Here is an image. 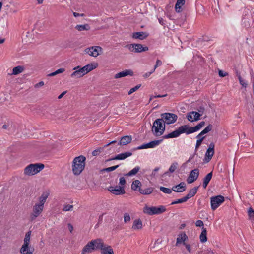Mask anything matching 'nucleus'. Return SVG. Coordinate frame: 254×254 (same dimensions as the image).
<instances>
[{"label": "nucleus", "mask_w": 254, "mask_h": 254, "mask_svg": "<svg viewBox=\"0 0 254 254\" xmlns=\"http://www.w3.org/2000/svg\"><path fill=\"white\" fill-rule=\"evenodd\" d=\"M205 124V122L202 121L196 126L192 127H190L188 125L181 126L177 129L179 136L182 133H186L188 135L196 132L200 130Z\"/></svg>", "instance_id": "2"}, {"label": "nucleus", "mask_w": 254, "mask_h": 254, "mask_svg": "<svg viewBox=\"0 0 254 254\" xmlns=\"http://www.w3.org/2000/svg\"><path fill=\"white\" fill-rule=\"evenodd\" d=\"M162 141L163 139H159L151 141L148 143H144L142 145L139 146L136 148H132L131 149V151H134L136 150L154 148L155 146L158 145Z\"/></svg>", "instance_id": "9"}, {"label": "nucleus", "mask_w": 254, "mask_h": 254, "mask_svg": "<svg viewBox=\"0 0 254 254\" xmlns=\"http://www.w3.org/2000/svg\"><path fill=\"white\" fill-rule=\"evenodd\" d=\"M207 232L206 228L203 227L202 228L201 233L199 236L200 241L201 243H203L207 241Z\"/></svg>", "instance_id": "28"}, {"label": "nucleus", "mask_w": 254, "mask_h": 254, "mask_svg": "<svg viewBox=\"0 0 254 254\" xmlns=\"http://www.w3.org/2000/svg\"><path fill=\"white\" fill-rule=\"evenodd\" d=\"M101 254H114L113 249L111 246H106L103 247L101 251Z\"/></svg>", "instance_id": "26"}, {"label": "nucleus", "mask_w": 254, "mask_h": 254, "mask_svg": "<svg viewBox=\"0 0 254 254\" xmlns=\"http://www.w3.org/2000/svg\"><path fill=\"white\" fill-rule=\"evenodd\" d=\"M188 237L186 234L185 232H182L179 235V237L177 238L176 245L177 244H180L183 242V244L185 241L188 240Z\"/></svg>", "instance_id": "30"}, {"label": "nucleus", "mask_w": 254, "mask_h": 254, "mask_svg": "<svg viewBox=\"0 0 254 254\" xmlns=\"http://www.w3.org/2000/svg\"><path fill=\"white\" fill-rule=\"evenodd\" d=\"M73 70H75L71 74V77H75L76 78H80L83 76L85 74H83V71L81 70V68L79 66H76L73 68Z\"/></svg>", "instance_id": "19"}, {"label": "nucleus", "mask_w": 254, "mask_h": 254, "mask_svg": "<svg viewBox=\"0 0 254 254\" xmlns=\"http://www.w3.org/2000/svg\"><path fill=\"white\" fill-rule=\"evenodd\" d=\"M124 218L125 223H127L130 220V217L128 213H126L124 214Z\"/></svg>", "instance_id": "50"}, {"label": "nucleus", "mask_w": 254, "mask_h": 254, "mask_svg": "<svg viewBox=\"0 0 254 254\" xmlns=\"http://www.w3.org/2000/svg\"><path fill=\"white\" fill-rule=\"evenodd\" d=\"M90 242H93V247L95 250L100 249L101 250L105 245L104 243L102 242V239H101L93 240L91 241Z\"/></svg>", "instance_id": "21"}, {"label": "nucleus", "mask_w": 254, "mask_h": 254, "mask_svg": "<svg viewBox=\"0 0 254 254\" xmlns=\"http://www.w3.org/2000/svg\"><path fill=\"white\" fill-rule=\"evenodd\" d=\"M132 153L130 152H126L124 153H122L120 154H119L114 157L109 158L107 159L106 161L108 162L112 160H124L126 159L127 158L130 157L132 155Z\"/></svg>", "instance_id": "15"}, {"label": "nucleus", "mask_w": 254, "mask_h": 254, "mask_svg": "<svg viewBox=\"0 0 254 254\" xmlns=\"http://www.w3.org/2000/svg\"><path fill=\"white\" fill-rule=\"evenodd\" d=\"M141 86V84H138L135 87L131 88L130 90L128 92V94L130 95L133 92H135L136 90H137Z\"/></svg>", "instance_id": "46"}, {"label": "nucleus", "mask_w": 254, "mask_h": 254, "mask_svg": "<svg viewBox=\"0 0 254 254\" xmlns=\"http://www.w3.org/2000/svg\"><path fill=\"white\" fill-rule=\"evenodd\" d=\"M166 96H167L166 94H165V95H155V96L151 95L150 97L149 101L152 100L154 98H161V97H165Z\"/></svg>", "instance_id": "54"}, {"label": "nucleus", "mask_w": 254, "mask_h": 254, "mask_svg": "<svg viewBox=\"0 0 254 254\" xmlns=\"http://www.w3.org/2000/svg\"><path fill=\"white\" fill-rule=\"evenodd\" d=\"M126 184V181L124 177H122L120 178L119 184L121 186H124Z\"/></svg>", "instance_id": "55"}, {"label": "nucleus", "mask_w": 254, "mask_h": 254, "mask_svg": "<svg viewBox=\"0 0 254 254\" xmlns=\"http://www.w3.org/2000/svg\"><path fill=\"white\" fill-rule=\"evenodd\" d=\"M140 169V168L139 166H136L135 168H134L133 169L130 170L128 173L125 174V176H132L135 175L138 173V172L139 171Z\"/></svg>", "instance_id": "37"}, {"label": "nucleus", "mask_w": 254, "mask_h": 254, "mask_svg": "<svg viewBox=\"0 0 254 254\" xmlns=\"http://www.w3.org/2000/svg\"><path fill=\"white\" fill-rule=\"evenodd\" d=\"M102 50V48L100 46H94L86 48L85 52L90 56L97 57L100 55V52H101Z\"/></svg>", "instance_id": "12"}, {"label": "nucleus", "mask_w": 254, "mask_h": 254, "mask_svg": "<svg viewBox=\"0 0 254 254\" xmlns=\"http://www.w3.org/2000/svg\"><path fill=\"white\" fill-rule=\"evenodd\" d=\"M126 47L131 52L135 53H140L148 50V47L147 46L143 47L141 44L133 43L128 44L126 46Z\"/></svg>", "instance_id": "8"}, {"label": "nucleus", "mask_w": 254, "mask_h": 254, "mask_svg": "<svg viewBox=\"0 0 254 254\" xmlns=\"http://www.w3.org/2000/svg\"><path fill=\"white\" fill-rule=\"evenodd\" d=\"M73 206L72 205H65L64 206L63 208L62 209V210L63 211H71L72 210V209L73 208Z\"/></svg>", "instance_id": "48"}, {"label": "nucleus", "mask_w": 254, "mask_h": 254, "mask_svg": "<svg viewBox=\"0 0 254 254\" xmlns=\"http://www.w3.org/2000/svg\"><path fill=\"white\" fill-rule=\"evenodd\" d=\"M75 28L79 31H88L90 29V27L88 24H85L84 25H77Z\"/></svg>", "instance_id": "33"}, {"label": "nucleus", "mask_w": 254, "mask_h": 254, "mask_svg": "<svg viewBox=\"0 0 254 254\" xmlns=\"http://www.w3.org/2000/svg\"><path fill=\"white\" fill-rule=\"evenodd\" d=\"M108 190L115 195H122L126 193L124 186H110Z\"/></svg>", "instance_id": "14"}, {"label": "nucleus", "mask_w": 254, "mask_h": 254, "mask_svg": "<svg viewBox=\"0 0 254 254\" xmlns=\"http://www.w3.org/2000/svg\"><path fill=\"white\" fill-rule=\"evenodd\" d=\"M187 200L188 199H187V197L184 196L180 199L176 200V202H177V203L179 204L186 202Z\"/></svg>", "instance_id": "53"}, {"label": "nucleus", "mask_w": 254, "mask_h": 254, "mask_svg": "<svg viewBox=\"0 0 254 254\" xmlns=\"http://www.w3.org/2000/svg\"><path fill=\"white\" fill-rule=\"evenodd\" d=\"M186 189V185L184 182H182L179 184L174 186L172 190L176 192H182Z\"/></svg>", "instance_id": "16"}, {"label": "nucleus", "mask_w": 254, "mask_h": 254, "mask_svg": "<svg viewBox=\"0 0 254 254\" xmlns=\"http://www.w3.org/2000/svg\"><path fill=\"white\" fill-rule=\"evenodd\" d=\"M81 68V70L84 72L83 74H86L89 72V71H87V69H88V67L86 65L85 66L80 67Z\"/></svg>", "instance_id": "60"}, {"label": "nucleus", "mask_w": 254, "mask_h": 254, "mask_svg": "<svg viewBox=\"0 0 254 254\" xmlns=\"http://www.w3.org/2000/svg\"><path fill=\"white\" fill-rule=\"evenodd\" d=\"M214 153H213V151L211 150H209V149H207L205 155V158H204V161L206 162H209L211 159H212V157H213Z\"/></svg>", "instance_id": "35"}, {"label": "nucleus", "mask_w": 254, "mask_h": 254, "mask_svg": "<svg viewBox=\"0 0 254 254\" xmlns=\"http://www.w3.org/2000/svg\"><path fill=\"white\" fill-rule=\"evenodd\" d=\"M142 227V221L139 219H135L133 223L132 229L134 230L141 229Z\"/></svg>", "instance_id": "32"}, {"label": "nucleus", "mask_w": 254, "mask_h": 254, "mask_svg": "<svg viewBox=\"0 0 254 254\" xmlns=\"http://www.w3.org/2000/svg\"><path fill=\"white\" fill-rule=\"evenodd\" d=\"M163 122V119L161 118L157 119L154 121L152 127V131L155 136H158V132L160 131L159 129L163 127L164 123Z\"/></svg>", "instance_id": "11"}, {"label": "nucleus", "mask_w": 254, "mask_h": 254, "mask_svg": "<svg viewBox=\"0 0 254 254\" xmlns=\"http://www.w3.org/2000/svg\"><path fill=\"white\" fill-rule=\"evenodd\" d=\"M44 168L42 163L30 164L26 166L24 170V173L26 175L32 176L37 174Z\"/></svg>", "instance_id": "3"}, {"label": "nucleus", "mask_w": 254, "mask_h": 254, "mask_svg": "<svg viewBox=\"0 0 254 254\" xmlns=\"http://www.w3.org/2000/svg\"><path fill=\"white\" fill-rule=\"evenodd\" d=\"M192 115L193 114L191 113V112H190L189 113H188L187 114V116H186L188 120L191 122H193L195 121V120H194V118H192Z\"/></svg>", "instance_id": "49"}, {"label": "nucleus", "mask_w": 254, "mask_h": 254, "mask_svg": "<svg viewBox=\"0 0 254 254\" xmlns=\"http://www.w3.org/2000/svg\"><path fill=\"white\" fill-rule=\"evenodd\" d=\"M197 110H198V112L200 113V114H201V115H202V114L204 112L205 108L203 106H199L197 108Z\"/></svg>", "instance_id": "59"}, {"label": "nucleus", "mask_w": 254, "mask_h": 254, "mask_svg": "<svg viewBox=\"0 0 254 254\" xmlns=\"http://www.w3.org/2000/svg\"><path fill=\"white\" fill-rule=\"evenodd\" d=\"M87 66L88 67L87 71H89V72L92 70L96 68L98 66V64L97 63H90L89 64H87Z\"/></svg>", "instance_id": "39"}, {"label": "nucleus", "mask_w": 254, "mask_h": 254, "mask_svg": "<svg viewBox=\"0 0 254 254\" xmlns=\"http://www.w3.org/2000/svg\"><path fill=\"white\" fill-rule=\"evenodd\" d=\"M86 157L80 155L75 157L72 162V171L74 175H79L85 168Z\"/></svg>", "instance_id": "1"}, {"label": "nucleus", "mask_w": 254, "mask_h": 254, "mask_svg": "<svg viewBox=\"0 0 254 254\" xmlns=\"http://www.w3.org/2000/svg\"><path fill=\"white\" fill-rule=\"evenodd\" d=\"M205 138V136H203V137H201V138H199L197 140L196 144L195 145V152L197 151L198 148L201 145L202 141Z\"/></svg>", "instance_id": "42"}, {"label": "nucleus", "mask_w": 254, "mask_h": 254, "mask_svg": "<svg viewBox=\"0 0 254 254\" xmlns=\"http://www.w3.org/2000/svg\"><path fill=\"white\" fill-rule=\"evenodd\" d=\"M178 166V164L177 162H175L171 164V166L170 167L168 171L165 172L163 174V176L167 175L169 172L171 173H173L175 171V170L177 168Z\"/></svg>", "instance_id": "34"}, {"label": "nucleus", "mask_w": 254, "mask_h": 254, "mask_svg": "<svg viewBox=\"0 0 254 254\" xmlns=\"http://www.w3.org/2000/svg\"><path fill=\"white\" fill-rule=\"evenodd\" d=\"M213 176V171L208 173L203 180L202 186L204 189H206Z\"/></svg>", "instance_id": "25"}, {"label": "nucleus", "mask_w": 254, "mask_h": 254, "mask_svg": "<svg viewBox=\"0 0 254 254\" xmlns=\"http://www.w3.org/2000/svg\"><path fill=\"white\" fill-rule=\"evenodd\" d=\"M134 74L133 72L131 69H126L124 71H122L121 72H120L118 73H117L115 75V78H120L121 77H124L125 76H127V75H130L131 76H133Z\"/></svg>", "instance_id": "17"}, {"label": "nucleus", "mask_w": 254, "mask_h": 254, "mask_svg": "<svg viewBox=\"0 0 254 254\" xmlns=\"http://www.w3.org/2000/svg\"><path fill=\"white\" fill-rule=\"evenodd\" d=\"M141 183L139 180H135L132 182L131 185V188L133 190H137L140 192V190H142V189L141 188Z\"/></svg>", "instance_id": "24"}, {"label": "nucleus", "mask_w": 254, "mask_h": 254, "mask_svg": "<svg viewBox=\"0 0 254 254\" xmlns=\"http://www.w3.org/2000/svg\"><path fill=\"white\" fill-rule=\"evenodd\" d=\"M132 140V137L130 135L123 136L118 143V145H126L130 143Z\"/></svg>", "instance_id": "23"}, {"label": "nucleus", "mask_w": 254, "mask_h": 254, "mask_svg": "<svg viewBox=\"0 0 254 254\" xmlns=\"http://www.w3.org/2000/svg\"><path fill=\"white\" fill-rule=\"evenodd\" d=\"M162 63L161 62V60H158L157 59L156 62V64L154 67V68L153 69H154V70H155V69L158 66H160L161 64H162Z\"/></svg>", "instance_id": "58"}, {"label": "nucleus", "mask_w": 254, "mask_h": 254, "mask_svg": "<svg viewBox=\"0 0 254 254\" xmlns=\"http://www.w3.org/2000/svg\"><path fill=\"white\" fill-rule=\"evenodd\" d=\"M93 250H95L93 247V243L90 241L83 247L81 254L90 253Z\"/></svg>", "instance_id": "20"}, {"label": "nucleus", "mask_w": 254, "mask_h": 254, "mask_svg": "<svg viewBox=\"0 0 254 254\" xmlns=\"http://www.w3.org/2000/svg\"><path fill=\"white\" fill-rule=\"evenodd\" d=\"M195 225L197 227H204V223L202 220H198L195 222Z\"/></svg>", "instance_id": "52"}, {"label": "nucleus", "mask_w": 254, "mask_h": 254, "mask_svg": "<svg viewBox=\"0 0 254 254\" xmlns=\"http://www.w3.org/2000/svg\"><path fill=\"white\" fill-rule=\"evenodd\" d=\"M49 195L50 191L49 190H46L43 191L41 195L39 198V202L38 203L44 205Z\"/></svg>", "instance_id": "22"}, {"label": "nucleus", "mask_w": 254, "mask_h": 254, "mask_svg": "<svg viewBox=\"0 0 254 254\" xmlns=\"http://www.w3.org/2000/svg\"><path fill=\"white\" fill-rule=\"evenodd\" d=\"M161 119H163L164 124L169 125L175 123L177 119V115L171 113H164L161 114Z\"/></svg>", "instance_id": "6"}, {"label": "nucleus", "mask_w": 254, "mask_h": 254, "mask_svg": "<svg viewBox=\"0 0 254 254\" xmlns=\"http://www.w3.org/2000/svg\"><path fill=\"white\" fill-rule=\"evenodd\" d=\"M149 36V34L145 32H136L132 33V37L133 39L144 40Z\"/></svg>", "instance_id": "18"}, {"label": "nucleus", "mask_w": 254, "mask_h": 254, "mask_svg": "<svg viewBox=\"0 0 254 254\" xmlns=\"http://www.w3.org/2000/svg\"><path fill=\"white\" fill-rule=\"evenodd\" d=\"M154 72V69H152L150 72H147V73H145L144 74H143V77L144 78H146L148 77L149 76H150V75Z\"/></svg>", "instance_id": "61"}, {"label": "nucleus", "mask_w": 254, "mask_h": 254, "mask_svg": "<svg viewBox=\"0 0 254 254\" xmlns=\"http://www.w3.org/2000/svg\"><path fill=\"white\" fill-rule=\"evenodd\" d=\"M44 85V83L43 81H40L39 83L35 84L34 87L35 88H39L40 87H41Z\"/></svg>", "instance_id": "64"}, {"label": "nucleus", "mask_w": 254, "mask_h": 254, "mask_svg": "<svg viewBox=\"0 0 254 254\" xmlns=\"http://www.w3.org/2000/svg\"><path fill=\"white\" fill-rule=\"evenodd\" d=\"M178 132L177 129L168 133V134H166L162 137V139H169V138H173L179 137Z\"/></svg>", "instance_id": "31"}, {"label": "nucleus", "mask_w": 254, "mask_h": 254, "mask_svg": "<svg viewBox=\"0 0 254 254\" xmlns=\"http://www.w3.org/2000/svg\"><path fill=\"white\" fill-rule=\"evenodd\" d=\"M214 148L215 145L214 143L212 142L210 144L209 146L207 149H209V150H211L213 151V153H214Z\"/></svg>", "instance_id": "62"}, {"label": "nucleus", "mask_w": 254, "mask_h": 254, "mask_svg": "<svg viewBox=\"0 0 254 254\" xmlns=\"http://www.w3.org/2000/svg\"><path fill=\"white\" fill-rule=\"evenodd\" d=\"M237 74L240 82V84L244 87H246L247 86V84L245 82V81L243 80L242 78L241 77L240 73H238V72H237Z\"/></svg>", "instance_id": "45"}, {"label": "nucleus", "mask_w": 254, "mask_h": 254, "mask_svg": "<svg viewBox=\"0 0 254 254\" xmlns=\"http://www.w3.org/2000/svg\"><path fill=\"white\" fill-rule=\"evenodd\" d=\"M166 209L164 206L160 205L159 207L156 206H148L145 205L143 209V212L145 214L149 215H158L161 214L166 211Z\"/></svg>", "instance_id": "4"}, {"label": "nucleus", "mask_w": 254, "mask_h": 254, "mask_svg": "<svg viewBox=\"0 0 254 254\" xmlns=\"http://www.w3.org/2000/svg\"><path fill=\"white\" fill-rule=\"evenodd\" d=\"M31 232L30 231H29L26 233L24 244L20 250V254H33V251H31L29 247Z\"/></svg>", "instance_id": "5"}, {"label": "nucleus", "mask_w": 254, "mask_h": 254, "mask_svg": "<svg viewBox=\"0 0 254 254\" xmlns=\"http://www.w3.org/2000/svg\"><path fill=\"white\" fill-rule=\"evenodd\" d=\"M185 3V0H177L175 5V9L176 12L179 13L182 11L181 6Z\"/></svg>", "instance_id": "29"}, {"label": "nucleus", "mask_w": 254, "mask_h": 254, "mask_svg": "<svg viewBox=\"0 0 254 254\" xmlns=\"http://www.w3.org/2000/svg\"><path fill=\"white\" fill-rule=\"evenodd\" d=\"M183 245H184L186 247L187 250L190 253L191 252V247H190V244H186L185 242H184Z\"/></svg>", "instance_id": "63"}, {"label": "nucleus", "mask_w": 254, "mask_h": 254, "mask_svg": "<svg viewBox=\"0 0 254 254\" xmlns=\"http://www.w3.org/2000/svg\"><path fill=\"white\" fill-rule=\"evenodd\" d=\"M119 165H117L111 166L110 167L106 168L104 169L103 170V171L107 172L113 171L115 170L116 169H117L119 167Z\"/></svg>", "instance_id": "44"}, {"label": "nucleus", "mask_w": 254, "mask_h": 254, "mask_svg": "<svg viewBox=\"0 0 254 254\" xmlns=\"http://www.w3.org/2000/svg\"><path fill=\"white\" fill-rule=\"evenodd\" d=\"M225 201L223 196L219 195L210 198L211 207L213 210H216Z\"/></svg>", "instance_id": "7"}, {"label": "nucleus", "mask_w": 254, "mask_h": 254, "mask_svg": "<svg viewBox=\"0 0 254 254\" xmlns=\"http://www.w3.org/2000/svg\"><path fill=\"white\" fill-rule=\"evenodd\" d=\"M159 189L161 191L167 194H170L172 193V190H173L172 189H170L169 188H165L163 186H161L159 188Z\"/></svg>", "instance_id": "41"}, {"label": "nucleus", "mask_w": 254, "mask_h": 254, "mask_svg": "<svg viewBox=\"0 0 254 254\" xmlns=\"http://www.w3.org/2000/svg\"><path fill=\"white\" fill-rule=\"evenodd\" d=\"M197 155V152H195V151L194 154L190 155V157H189V159L184 164H187L189 162H190L191 160L193 159L195 155Z\"/></svg>", "instance_id": "56"}, {"label": "nucleus", "mask_w": 254, "mask_h": 254, "mask_svg": "<svg viewBox=\"0 0 254 254\" xmlns=\"http://www.w3.org/2000/svg\"><path fill=\"white\" fill-rule=\"evenodd\" d=\"M191 113L194 115V120H195V121H198L200 119V117L202 116L201 114L195 111H191Z\"/></svg>", "instance_id": "43"}, {"label": "nucleus", "mask_w": 254, "mask_h": 254, "mask_svg": "<svg viewBox=\"0 0 254 254\" xmlns=\"http://www.w3.org/2000/svg\"><path fill=\"white\" fill-rule=\"evenodd\" d=\"M199 187V186L195 187L189 190V193L185 196L188 200L193 197L196 194Z\"/></svg>", "instance_id": "27"}, {"label": "nucleus", "mask_w": 254, "mask_h": 254, "mask_svg": "<svg viewBox=\"0 0 254 254\" xmlns=\"http://www.w3.org/2000/svg\"><path fill=\"white\" fill-rule=\"evenodd\" d=\"M213 128V126L211 124H209L202 131H201V135H204L209 131H210Z\"/></svg>", "instance_id": "40"}, {"label": "nucleus", "mask_w": 254, "mask_h": 254, "mask_svg": "<svg viewBox=\"0 0 254 254\" xmlns=\"http://www.w3.org/2000/svg\"><path fill=\"white\" fill-rule=\"evenodd\" d=\"M219 76L221 77H224L228 75V73L226 72H224L222 70H219L218 71Z\"/></svg>", "instance_id": "51"}, {"label": "nucleus", "mask_w": 254, "mask_h": 254, "mask_svg": "<svg viewBox=\"0 0 254 254\" xmlns=\"http://www.w3.org/2000/svg\"><path fill=\"white\" fill-rule=\"evenodd\" d=\"M159 130L160 131L158 132V136L162 135L165 130V125L164 124L162 128L159 129Z\"/></svg>", "instance_id": "57"}, {"label": "nucleus", "mask_w": 254, "mask_h": 254, "mask_svg": "<svg viewBox=\"0 0 254 254\" xmlns=\"http://www.w3.org/2000/svg\"><path fill=\"white\" fill-rule=\"evenodd\" d=\"M24 67L22 66H16L13 68L12 74L17 75L21 73L24 70Z\"/></svg>", "instance_id": "36"}, {"label": "nucleus", "mask_w": 254, "mask_h": 254, "mask_svg": "<svg viewBox=\"0 0 254 254\" xmlns=\"http://www.w3.org/2000/svg\"><path fill=\"white\" fill-rule=\"evenodd\" d=\"M199 170L198 169H194L191 170L189 176L187 179V182L188 184H191L195 181L199 177Z\"/></svg>", "instance_id": "13"}, {"label": "nucleus", "mask_w": 254, "mask_h": 254, "mask_svg": "<svg viewBox=\"0 0 254 254\" xmlns=\"http://www.w3.org/2000/svg\"><path fill=\"white\" fill-rule=\"evenodd\" d=\"M153 190V188H148L144 190H140V193L143 195H148L151 194Z\"/></svg>", "instance_id": "38"}, {"label": "nucleus", "mask_w": 254, "mask_h": 254, "mask_svg": "<svg viewBox=\"0 0 254 254\" xmlns=\"http://www.w3.org/2000/svg\"><path fill=\"white\" fill-rule=\"evenodd\" d=\"M248 212L249 218L254 220V210L252 207H250Z\"/></svg>", "instance_id": "47"}, {"label": "nucleus", "mask_w": 254, "mask_h": 254, "mask_svg": "<svg viewBox=\"0 0 254 254\" xmlns=\"http://www.w3.org/2000/svg\"><path fill=\"white\" fill-rule=\"evenodd\" d=\"M44 209V205L38 203H36L33 208V212L30 214L31 220L35 219L42 213Z\"/></svg>", "instance_id": "10"}]
</instances>
